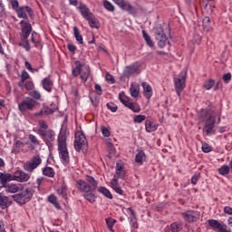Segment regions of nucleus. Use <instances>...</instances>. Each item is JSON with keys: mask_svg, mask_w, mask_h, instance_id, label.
<instances>
[{"mask_svg": "<svg viewBox=\"0 0 232 232\" xmlns=\"http://www.w3.org/2000/svg\"><path fill=\"white\" fill-rule=\"evenodd\" d=\"M203 31L206 32L207 34H209L211 31V19L209 16L204 17L203 21Z\"/></svg>", "mask_w": 232, "mask_h": 232, "instance_id": "c756f323", "label": "nucleus"}, {"mask_svg": "<svg viewBox=\"0 0 232 232\" xmlns=\"http://www.w3.org/2000/svg\"><path fill=\"white\" fill-rule=\"evenodd\" d=\"M107 108H108V110L112 111V113H115V111H117V110H119V107H117V104H115L113 102L107 103Z\"/></svg>", "mask_w": 232, "mask_h": 232, "instance_id": "6e6d98bb", "label": "nucleus"}, {"mask_svg": "<svg viewBox=\"0 0 232 232\" xmlns=\"http://www.w3.org/2000/svg\"><path fill=\"white\" fill-rule=\"evenodd\" d=\"M73 34H74L76 41H78V43L80 44H82L84 43L83 39H82V34H81V32L79 31V28L77 26L73 27Z\"/></svg>", "mask_w": 232, "mask_h": 232, "instance_id": "ea45409f", "label": "nucleus"}, {"mask_svg": "<svg viewBox=\"0 0 232 232\" xmlns=\"http://www.w3.org/2000/svg\"><path fill=\"white\" fill-rule=\"evenodd\" d=\"M9 180H16V182H28L30 180V174L24 170H16L14 174H10Z\"/></svg>", "mask_w": 232, "mask_h": 232, "instance_id": "4468645a", "label": "nucleus"}, {"mask_svg": "<svg viewBox=\"0 0 232 232\" xmlns=\"http://www.w3.org/2000/svg\"><path fill=\"white\" fill-rule=\"evenodd\" d=\"M95 191H97V189L92 190L91 188V190L84 192L83 198H85V200H88L90 204H94L95 198H97V197H95Z\"/></svg>", "mask_w": 232, "mask_h": 232, "instance_id": "5701e85b", "label": "nucleus"}, {"mask_svg": "<svg viewBox=\"0 0 232 232\" xmlns=\"http://www.w3.org/2000/svg\"><path fill=\"white\" fill-rule=\"evenodd\" d=\"M78 10H80V14L83 19L88 21L91 28H99V21L95 17V14L90 11V8L86 6V5L80 3Z\"/></svg>", "mask_w": 232, "mask_h": 232, "instance_id": "20e7f679", "label": "nucleus"}, {"mask_svg": "<svg viewBox=\"0 0 232 232\" xmlns=\"http://www.w3.org/2000/svg\"><path fill=\"white\" fill-rule=\"evenodd\" d=\"M158 128H159V125H157V123H155L153 121L151 120L145 121V130L147 133H152V131H157Z\"/></svg>", "mask_w": 232, "mask_h": 232, "instance_id": "aec40b11", "label": "nucleus"}, {"mask_svg": "<svg viewBox=\"0 0 232 232\" xmlns=\"http://www.w3.org/2000/svg\"><path fill=\"white\" fill-rule=\"evenodd\" d=\"M103 6L108 12H115V6L108 0L103 1Z\"/></svg>", "mask_w": 232, "mask_h": 232, "instance_id": "37998d69", "label": "nucleus"}, {"mask_svg": "<svg viewBox=\"0 0 232 232\" xmlns=\"http://www.w3.org/2000/svg\"><path fill=\"white\" fill-rule=\"evenodd\" d=\"M130 93L131 97H139V93H140V89L139 88V85L131 84L130 87Z\"/></svg>", "mask_w": 232, "mask_h": 232, "instance_id": "a19ab883", "label": "nucleus"}, {"mask_svg": "<svg viewBox=\"0 0 232 232\" xmlns=\"http://www.w3.org/2000/svg\"><path fill=\"white\" fill-rule=\"evenodd\" d=\"M41 164H43V159H41L39 154H36L31 159L30 161H27L24 165V169L28 173H34V170L37 169Z\"/></svg>", "mask_w": 232, "mask_h": 232, "instance_id": "9b49d317", "label": "nucleus"}, {"mask_svg": "<svg viewBox=\"0 0 232 232\" xmlns=\"http://www.w3.org/2000/svg\"><path fill=\"white\" fill-rule=\"evenodd\" d=\"M68 136L66 132L61 130L57 138L58 153L61 162L64 165L70 164V152L68 151V143L66 142Z\"/></svg>", "mask_w": 232, "mask_h": 232, "instance_id": "f03ea898", "label": "nucleus"}, {"mask_svg": "<svg viewBox=\"0 0 232 232\" xmlns=\"http://www.w3.org/2000/svg\"><path fill=\"white\" fill-rule=\"evenodd\" d=\"M37 135H39L44 140V142L48 146V148H52L53 143L55 142V130L49 129L47 130H36Z\"/></svg>", "mask_w": 232, "mask_h": 232, "instance_id": "0eeeda50", "label": "nucleus"}, {"mask_svg": "<svg viewBox=\"0 0 232 232\" xmlns=\"http://www.w3.org/2000/svg\"><path fill=\"white\" fill-rule=\"evenodd\" d=\"M37 106V102L30 97H25L22 102L18 103V110L21 113H26V111H34V108Z\"/></svg>", "mask_w": 232, "mask_h": 232, "instance_id": "9d476101", "label": "nucleus"}, {"mask_svg": "<svg viewBox=\"0 0 232 232\" xmlns=\"http://www.w3.org/2000/svg\"><path fill=\"white\" fill-rule=\"evenodd\" d=\"M20 24L22 28V39L24 42L20 43L19 45L23 46L26 52H30V44L26 39H28L30 34H32V24L24 20H22Z\"/></svg>", "mask_w": 232, "mask_h": 232, "instance_id": "39448f33", "label": "nucleus"}, {"mask_svg": "<svg viewBox=\"0 0 232 232\" xmlns=\"http://www.w3.org/2000/svg\"><path fill=\"white\" fill-rule=\"evenodd\" d=\"M43 174L53 179V177H55V170L52 167H45L43 169Z\"/></svg>", "mask_w": 232, "mask_h": 232, "instance_id": "f704fd0d", "label": "nucleus"}, {"mask_svg": "<svg viewBox=\"0 0 232 232\" xmlns=\"http://www.w3.org/2000/svg\"><path fill=\"white\" fill-rule=\"evenodd\" d=\"M219 175H229V166L223 165L218 169Z\"/></svg>", "mask_w": 232, "mask_h": 232, "instance_id": "49530a36", "label": "nucleus"}, {"mask_svg": "<svg viewBox=\"0 0 232 232\" xmlns=\"http://www.w3.org/2000/svg\"><path fill=\"white\" fill-rule=\"evenodd\" d=\"M75 68L72 69L73 77H81L83 82H86L90 77V67L84 65L81 61L75 62Z\"/></svg>", "mask_w": 232, "mask_h": 232, "instance_id": "423d86ee", "label": "nucleus"}, {"mask_svg": "<svg viewBox=\"0 0 232 232\" xmlns=\"http://www.w3.org/2000/svg\"><path fill=\"white\" fill-rule=\"evenodd\" d=\"M101 131L103 137H110L111 135L110 130H108V128H106L105 126L101 127Z\"/></svg>", "mask_w": 232, "mask_h": 232, "instance_id": "e2e57ef3", "label": "nucleus"}, {"mask_svg": "<svg viewBox=\"0 0 232 232\" xmlns=\"http://www.w3.org/2000/svg\"><path fill=\"white\" fill-rule=\"evenodd\" d=\"M94 89L98 95H102V87H101V85L95 84Z\"/></svg>", "mask_w": 232, "mask_h": 232, "instance_id": "338daca9", "label": "nucleus"}, {"mask_svg": "<svg viewBox=\"0 0 232 232\" xmlns=\"http://www.w3.org/2000/svg\"><path fill=\"white\" fill-rule=\"evenodd\" d=\"M86 180V181H85ZM85 180L83 179H77L76 180V188L78 191H81L82 193H86L90 191L91 189H97L99 187V182L95 180V178L92 176H86Z\"/></svg>", "mask_w": 232, "mask_h": 232, "instance_id": "7ed1b4c3", "label": "nucleus"}, {"mask_svg": "<svg viewBox=\"0 0 232 232\" xmlns=\"http://www.w3.org/2000/svg\"><path fill=\"white\" fill-rule=\"evenodd\" d=\"M29 140L32 143L30 145V150H35L36 146H41V141L39 140V139H37V136L34 134L29 135Z\"/></svg>", "mask_w": 232, "mask_h": 232, "instance_id": "c85d7f7f", "label": "nucleus"}, {"mask_svg": "<svg viewBox=\"0 0 232 232\" xmlns=\"http://www.w3.org/2000/svg\"><path fill=\"white\" fill-rule=\"evenodd\" d=\"M13 200L17 204H26V199L23 197L22 193L14 194L12 196Z\"/></svg>", "mask_w": 232, "mask_h": 232, "instance_id": "c9c22d12", "label": "nucleus"}, {"mask_svg": "<svg viewBox=\"0 0 232 232\" xmlns=\"http://www.w3.org/2000/svg\"><path fill=\"white\" fill-rule=\"evenodd\" d=\"M137 72H139V64L132 63V64L125 67L123 75H124V77H131V75H133L134 73H137Z\"/></svg>", "mask_w": 232, "mask_h": 232, "instance_id": "f3484780", "label": "nucleus"}, {"mask_svg": "<svg viewBox=\"0 0 232 232\" xmlns=\"http://www.w3.org/2000/svg\"><path fill=\"white\" fill-rule=\"evenodd\" d=\"M133 121L136 124H140L146 121V115L139 114L134 116Z\"/></svg>", "mask_w": 232, "mask_h": 232, "instance_id": "09e8293b", "label": "nucleus"}, {"mask_svg": "<svg viewBox=\"0 0 232 232\" xmlns=\"http://www.w3.org/2000/svg\"><path fill=\"white\" fill-rule=\"evenodd\" d=\"M11 6L13 10H15V12H17V10H19V2L17 0L11 1Z\"/></svg>", "mask_w": 232, "mask_h": 232, "instance_id": "0e129e2a", "label": "nucleus"}, {"mask_svg": "<svg viewBox=\"0 0 232 232\" xmlns=\"http://www.w3.org/2000/svg\"><path fill=\"white\" fill-rule=\"evenodd\" d=\"M24 88L27 92H32L35 88V84L32 81H26L24 83Z\"/></svg>", "mask_w": 232, "mask_h": 232, "instance_id": "864d4df0", "label": "nucleus"}, {"mask_svg": "<svg viewBox=\"0 0 232 232\" xmlns=\"http://www.w3.org/2000/svg\"><path fill=\"white\" fill-rule=\"evenodd\" d=\"M119 99L121 101V102L122 104H124L125 106H128V104H130V98H128V96H126V94H124V92H121L119 94Z\"/></svg>", "mask_w": 232, "mask_h": 232, "instance_id": "a18cd8bd", "label": "nucleus"}, {"mask_svg": "<svg viewBox=\"0 0 232 232\" xmlns=\"http://www.w3.org/2000/svg\"><path fill=\"white\" fill-rule=\"evenodd\" d=\"M57 195L64 198V200H68V186L65 183L62 184L60 188L56 189Z\"/></svg>", "mask_w": 232, "mask_h": 232, "instance_id": "412c9836", "label": "nucleus"}, {"mask_svg": "<svg viewBox=\"0 0 232 232\" xmlns=\"http://www.w3.org/2000/svg\"><path fill=\"white\" fill-rule=\"evenodd\" d=\"M126 175V171L124 170V167L122 165L117 164L116 166V175L114 176V179H117L119 181V179H124Z\"/></svg>", "mask_w": 232, "mask_h": 232, "instance_id": "393cba45", "label": "nucleus"}, {"mask_svg": "<svg viewBox=\"0 0 232 232\" xmlns=\"http://www.w3.org/2000/svg\"><path fill=\"white\" fill-rule=\"evenodd\" d=\"M98 193H101L103 195V197H106V198H109V200L113 199V195H111V192L110 189L106 188V187H99L97 188Z\"/></svg>", "mask_w": 232, "mask_h": 232, "instance_id": "bb28decb", "label": "nucleus"}, {"mask_svg": "<svg viewBox=\"0 0 232 232\" xmlns=\"http://www.w3.org/2000/svg\"><path fill=\"white\" fill-rule=\"evenodd\" d=\"M21 144H23L21 140H16L15 144L13 147L12 153L17 155V153L21 151Z\"/></svg>", "mask_w": 232, "mask_h": 232, "instance_id": "de8ad7c7", "label": "nucleus"}, {"mask_svg": "<svg viewBox=\"0 0 232 232\" xmlns=\"http://www.w3.org/2000/svg\"><path fill=\"white\" fill-rule=\"evenodd\" d=\"M144 160H146V153L144 152V150H140L135 157V162H137V164L142 165V162H144Z\"/></svg>", "mask_w": 232, "mask_h": 232, "instance_id": "2f4dec72", "label": "nucleus"}, {"mask_svg": "<svg viewBox=\"0 0 232 232\" xmlns=\"http://www.w3.org/2000/svg\"><path fill=\"white\" fill-rule=\"evenodd\" d=\"M28 79H30V74L28 73V72L26 71H22L21 76H20V82H18V86H20V88H23V86H24V82L28 81Z\"/></svg>", "mask_w": 232, "mask_h": 232, "instance_id": "7c9ffc66", "label": "nucleus"}, {"mask_svg": "<svg viewBox=\"0 0 232 232\" xmlns=\"http://www.w3.org/2000/svg\"><path fill=\"white\" fill-rule=\"evenodd\" d=\"M22 197L25 199V202H30L32 200V197H34V188H25L21 192Z\"/></svg>", "mask_w": 232, "mask_h": 232, "instance_id": "a878e982", "label": "nucleus"}, {"mask_svg": "<svg viewBox=\"0 0 232 232\" xmlns=\"http://www.w3.org/2000/svg\"><path fill=\"white\" fill-rule=\"evenodd\" d=\"M182 230V225L179 222H174L170 225L171 232H179Z\"/></svg>", "mask_w": 232, "mask_h": 232, "instance_id": "c03bdc74", "label": "nucleus"}, {"mask_svg": "<svg viewBox=\"0 0 232 232\" xmlns=\"http://www.w3.org/2000/svg\"><path fill=\"white\" fill-rule=\"evenodd\" d=\"M48 202L50 204H53L56 209H61V205L59 204V201H57V197L55 195L52 194L48 197Z\"/></svg>", "mask_w": 232, "mask_h": 232, "instance_id": "4c0bfd02", "label": "nucleus"}, {"mask_svg": "<svg viewBox=\"0 0 232 232\" xmlns=\"http://www.w3.org/2000/svg\"><path fill=\"white\" fill-rule=\"evenodd\" d=\"M224 213H226V215H232V208L228 206L225 207Z\"/></svg>", "mask_w": 232, "mask_h": 232, "instance_id": "774afa93", "label": "nucleus"}, {"mask_svg": "<svg viewBox=\"0 0 232 232\" xmlns=\"http://www.w3.org/2000/svg\"><path fill=\"white\" fill-rule=\"evenodd\" d=\"M156 40L158 41V45L160 48H165L168 44V35L164 33V29L161 26L155 27Z\"/></svg>", "mask_w": 232, "mask_h": 232, "instance_id": "f8f14e48", "label": "nucleus"}, {"mask_svg": "<svg viewBox=\"0 0 232 232\" xmlns=\"http://www.w3.org/2000/svg\"><path fill=\"white\" fill-rule=\"evenodd\" d=\"M126 108H129V110H131L134 113H139L140 111V105L137 102H130L127 104Z\"/></svg>", "mask_w": 232, "mask_h": 232, "instance_id": "473e14b6", "label": "nucleus"}, {"mask_svg": "<svg viewBox=\"0 0 232 232\" xmlns=\"http://www.w3.org/2000/svg\"><path fill=\"white\" fill-rule=\"evenodd\" d=\"M213 86H215V80H208V81L205 82V83L203 85L205 90H211V88H213Z\"/></svg>", "mask_w": 232, "mask_h": 232, "instance_id": "5fc2aeb1", "label": "nucleus"}, {"mask_svg": "<svg viewBox=\"0 0 232 232\" xmlns=\"http://www.w3.org/2000/svg\"><path fill=\"white\" fill-rule=\"evenodd\" d=\"M111 187L113 189V191H115V193H118V195L124 194V190H122V188H121V185H119V181L117 180V178H113L111 180Z\"/></svg>", "mask_w": 232, "mask_h": 232, "instance_id": "4be33fe9", "label": "nucleus"}, {"mask_svg": "<svg viewBox=\"0 0 232 232\" xmlns=\"http://www.w3.org/2000/svg\"><path fill=\"white\" fill-rule=\"evenodd\" d=\"M222 79H223L224 82H226V84L229 83V82L232 79L231 72L223 74Z\"/></svg>", "mask_w": 232, "mask_h": 232, "instance_id": "052dcab7", "label": "nucleus"}, {"mask_svg": "<svg viewBox=\"0 0 232 232\" xmlns=\"http://www.w3.org/2000/svg\"><path fill=\"white\" fill-rule=\"evenodd\" d=\"M38 124L40 126V128L38 130H41L42 131H47L48 129V123H46L45 121L41 120L38 121Z\"/></svg>", "mask_w": 232, "mask_h": 232, "instance_id": "603ef678", "label": "nucleus"}, {"mask_svg": "<svg viewBox=\"0 0 232 232\" xmlns=\"http://www.w3.org/2000/svg\"><path fill=\"white\" fill-rule=\"evenodd\" d=\"M10 198H8V197L6 196H3L0 194V206L1 208H6L8 206H10Z\"/></svg>", "mask_w": 232, "mask_h": 232, "instance_id": "79ce46f5", "label": "nucleus"}, {"mask_svg": "<svg viewBox=\"0 0 232 232\" xmlns=\"http://www.w3.org/2000/svg\"><path fill=\"white\" fill-rule=\"evenodd\" d=\"M208 225L214 231L231 232V230H227V228H226L227 227L225 225L220 224V222H218V220L217 219H209Z\"/></svg>", "mask_w": 232, "mask_h": 232, "instance_id": "2eb2a0df", "label": "nucleus"}, {"mask_svg": "<svg viewBox=\"0 0 232 232\" xmlns=\"http://www.w3.org/2000/svg\"><path fill=\"white\" fill-rule=\"evenodd\" d=\"M130 224L133 229H139V223H137V219H130Z\"/></svg>", "mask_w": 232, "mask_h": 232, "instance_id": "69168bd1", "label": "nucleus"}, {"mask_svg": "<svg viewBox=\"0 0 232 232\" xmlns=\"http://www.w3.org/2000/svg\"><path fill=\"white\" fill-rule=\"evenodd\" d=\"M199 179L200 173H195L191 178V184H193V186L197 185V182H198Z\"/></svg>", "mask_w": 232, "mask_h": 232, "instance_id": "680f3d73", "label": "nucleus"}, {"mask_svg": "<svg viewBox=\"0 0 232 232\" xmlns=\"http://www.w3.org/2000/svg\"><path fill=\"white\" fill-rule=\"evenodd\" d=\"M105 222L107 224L108 229H110L111 232H115V230L113 229V226L117 224V219L109 217L105 219Z\"/></svg>", "mask_w": 232, "mask_h": 232, "instance_id": "e433bc0d", "label": "nucleus"}, {"mask_svg": "<svg viewBox=\"0 0 232 232\" xmlns=\"http://www.w3.org/2000/svg\"><path fill=\"white\" fill-rule=\"evenodd\" d=\"M24 66H25L26 70L31 72V73H34V72H37V69H34V67H32V63H30V62H28V61L24 62Z\"/></svg>", "mask_w": 232, "mask_h": 232, "instance_id": "13d9d810", "label": "nucleus"}, {"mask_svg": "<svg viewBox=\"0 0 232 232\" xmlns=\"http://www.w3.org/2000/svg\"><path fill=\"white\" fill-rule=\"evenodd\" d=\"M31 42L34 44L35 48H43V43L41 42V38H39V35L32 34Z\"/></svg>", "mask_w": 232, "mask_h": 232, "instance_id": "72a5a7b5", "label": "nucleus"}, {"mask_svg": "<svg viewBox=\"0 0 232 232\" xmlns=\"http://www.w3.org/2000/svg\"><path fill=\"white\" fill-rule=\"evenodd\" d=\"M187 77L188 72L186 71H182L178 77L174 78V88L179 97H180V93H182L184 88H186Z\"/></svg>", "mask_w": 232, "mask_h": 232, "instance_id": "1a4fd4ad", "label": "nucleus"}, {"mask_svg": "<svg viewBox=\"0 0 232 232\" xmlns=\"http://www.w3.org/2000/svg\"><path fill=\"white\" fill-rule=\"evenodd\" d=\"M42 84H43L44 90L49 92H52L53 88V81H52L50 78H44L42 81Z\"/></svg>", "mask_w": 232, "mask_h": 232, "instance_id": "b1692460", "label": "nucleus"}, {"mask_svg": "<svg viewBox=\"0 0 232 232\" xmlns=\"http://www.w3.org/2000/svg\"><path fill=\"white\" fill-rule=\"evenodd\" d=\"M115 5H118L121 10H124L125 12H133L135 10L133 6H131L129 2H126L125 0H112Z\"/></svg>", "mask_w": 232, "mask_h": 232, "instance_id": "a211bd4d", "label": "nucleus"}, {"mask_svg": "<svg viewBox=\"0 0 232 232\" xmlns=\"http://www.w3.org/2000/svg\"><path fill=\"white\" fill-rule=\"evenodd\" d=\"M201 150L204 153H210V151H213V148L211 147V145H209L206 142L202 143Z\"/></svg>", "mask_w": 232, "mask_h": 232, "instance_id": "8fccbe9b", "label": "nucleus"}, {"mask_svg": "<svg viewBox=\"0 0 232 232\" xmlns=\"http://www.w3.org/2000/svg\"><path fill=\"white\" fill-rule=\"evenodd\" d=\"M141 86L143 88V95L146 99H151L153 97V88H151V85L146 82H141Z\"/></svg>", "mask_w": 232, "mask_h": 232, "instance_id": "6ab92c4d", "label": "nucleus"}, {"mask_svg": "<svg viewBox=\"0 0 232 232\" xmlns=\"http://www.w3.org/2000/svg\"><path fill=\"white\" fill-rule=\"evenodd\" d=\"M105 81H107V82H111V84H115V78H113V75L110 74V72L106 73Z\"/></svg>", "mask_w": 232, "mask_h": 232, "instance_id": "bf43d9fd", "label": "nucleus"}, {"mask_svg": "<svg viewBox=\"0 0 232 232\" xmlns=\"http://www.w3.org/2000/svg\"><path fill=\"white\" fill-rule=\"evenodd\" d=\"M142 35L148 46H150V48H153V46H155V44L153 43V40H151V36L149 35L148 33H146L144 30H142Z\"/></svg>", "mask_w": 232, "mask_h": 232, "instance_id": "58836bf2", "label": "nucleus"}, {"mask_svg": "<svg viewBox=\"0 0 232 232\" xmlns=\"http://www.w3.org/2000/svg\"><path fill=\"white\" fill-rule=\"evenodd\" d=\"M32 15V7L25 5V6H20L17 10H16V14H17V17L19 19H28V14Z\"/></svg>", "mask_w": 232, "mask_h": 232, "instance_id": "dca6fc26", "label": "nucleus"}, {"mask_svg": "<svg viewBox=\"0 0 232 232\" xmlns=\"http://www.w3.org/2000/svg\"><path fill=\"white\" fill-rule=\"evenodd\" d=\"M11 177L10 173L3 174L0 172V189L1 188H5L7 182H10Z\"/></svg>", "mask_w": 232, "mask_h": 232, "instance_id": "cd10ccee", "label": "nucleus"}, {"mask_svg": "<svg viewBox=\"0 0 232 232\" xmlns=\"http://www.w3.org/2000/svg\"><path fill=\"white\" fill-rule=\"evenodd\" d=\"M74 150L77 151H81V150L82 151H86L88 150V140L82 130H77L75 132Z\"/></svg>", "mask_w": 232, "mask_h": 232, "instance_id": "6e6552de", "label": "nucleus"}, {"mask_svg": "<svg viewBox=\"0 0 232 232\" xmlns=\"http://www.w3.org/2000/svg\"><path fill=\"white\" fill-rule=\"evenodd\" d=\"M30 95L34 101H39L41 99V92H39V91H33L30 92Z\"/></svg>", "mask_w": 232, "mask_h": 232, "instance_id": "4d7b16f0", "label": "nucleus"}, {"mask_svg": "<svg viewBox=\"0 0 232 232\" xmlns=\"http://www.w3.org/2000/svg\"><path fill=\"white\" fill-rule=\"evenodd\" d=\"M7 193H17L19 191V186L13 184L7 187L6 188Z\"/></svg>", "mask_w": 232, "mask_h": 232, "instance_id": "3c124183", "label": "nucleus"}, {"mask_svg": "<svg viewBox=\"0 0 232 232\" xmlns=\"http://www.w3.org/2000/svg\"><path fill=\"white\" fill-rule=\"evenodd\" d=\"M199 119L202 122H205L203 133H206V135H211V133H213V130H215V122H217V112L211 109L202 111Z\"/></svg>", "mask_w": 232, "mask_h": 232, "instance_id": "f257e3e1", "label": "nucleus"}, {"mask_svg": "<svg viewBox=\"0 0 232 232\" xmlns=\"http://www.w3.org/2000/svg\"><path fill=\"white\" fill-rule=\"evenodd\" d=\"M181 217H183L185 222L193 224V222H197L200 218V212L197 210H187L181 213Z\"/></svg>", "mask_w": 232, "mask_h": 232, "instance_id": "ddd939ff", "label": "nucleus"}]
</instances>
